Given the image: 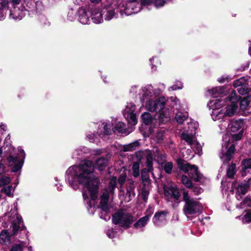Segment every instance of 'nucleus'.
Here are the masks:
<instances>
[{
  "instance_id": "nucleus-17",
  "label": "nucleus",
  "mask_w": 251,
  "mask_h": 251,
  "mask_svg": "<svg viewBox=\"0 0 251 251\" xmlns=\"http://www.w3.org/2000/svg\"><path fill=\"white\" fill-rule=\"evenodd\" d=\"M166 214L165 212L156 213L153 219V222L156 226H160L165 222Z\"/></svg>"
},
{
  "instance_id": "nucleus-23",
  "label": "nucleus",
  "mask_w": 251,
  "mask_h": 251,
  "mask_svg": "<svg viewBox=\"0 0 251 251\" xmlns=\"http://www.w3.org/2000/svg\"><path fill=\"white\" fill-rule=\"evenodd\" d=\"M181 138L191 146L195 144L194 137L192 133L183 132L181 134Z\"/></svg>"
},
{
  "instance_id": "nucleus-32",
  "label": "nucleus",
  "mask_w": 251,
  "mask_h": 251,
  "mask_svg": "<svg viewBox=\"0 0 251 251\" xmlns=\"http://www.w3.org/2000/svg\"><path fill=\"white\" fill-rule=\"evenodd\" d=\"M150 190V185H144L142 189V196L143 200L144 201H146L148 199V196L149 194V192Z\"/></svg>"
},
{
  "instance_id": "nucleus-16",
  "label": "nucleus",
  "mask_w": 251,
  "mask_h": 251,
  "mask_svg": "<svg viewBox=\"0 0 251 251\" xmlns=\"http://www.w3.org/2000/svg\"><path fill=\"white\" fill-rule=\"evenodd\" d=\"M78 21L82 24H88L90 22V12L89 10L87 11L85 9H80L78 11Z\"/></svg>"
},
{
  "instance_id": "nucleus-31",
  "label": "nucleus",
  "mask_w": 251,
  "mask_h": 251,
  "mask_svg": "<svg viewBox=\"0 0 251 251\" xmlns=\"http://www.w3.org/2000/svg\"><path fill=\"white\" fill-rule=\"evenodd\" d=\"M251 100L250 97H246L240 101V108L242 110H246Z\"/></svg>"
},
{
  "instance_id": "nucleus-19",
  "label": "nucleus",
  "mask_w": 251,
  "mask_h": 251,
  "mask_svg": "<svg viewBox=\"0 0 251 251\" xmlns=\"http://www.w3.org/2000/svg\"><path fill=\"white\" fill-rule=\"evenodd\" d=\"M244 121L243 120H238L232 121L229 125L230 130L233 132L238 131L244 126Z\"/></svg>"
},
{
  "instance_id": "nucleus-15",
  "label": "nucleus",
  "mask_w": 251,
  "mask_h": 251,
  "mask_svg": "<svg viewBox=\"0 0 251 251\" xmlns=\"http://www.w3.org/2000/svg\"><path fill=\"white\" fill-rule=\"evenodd\" d=\"M140 95L141 96V101L144 100L146 99L147 100L151 99L153 95L152 86L148 85L142 88Z\"/></svg>"
},
{
  "instance_id": "nucleus-43",
  "label": "nucleus",
  "mask_w": 251,
  "mask_h": 251,
  "mask_svg": "<svg viewBox=\"0 0 251 251\" xmlns=\"http://www.w3.org/2000/svg\"><path fill=\"white\" fill-rule=\"evenodd\" d=\"M134 156L136 160L140 161L141 160L145 157V151H136L134 153Z\"/></svg>"
},
{
  "instance_id": "nucleus-41",
  "label": "nucleus",
  "mask_w": 251,
  "mask_h": 251,
  "mask_svg": "<svg viewBox=\"0 0 251 251\" xmlns=\"http://www.w3.org/2000/svg\"><path fill=\"white\" fill-rule=\"evenodd\" d=\"M133 175L134 177L139 176V164L138 162H134L132 167Z\"/></svg>"
},
{
  "instance_id": "nucleus-34",
  "label": "nucleus",
  "mask_w": 251,
  "mask_h": 251,
  "mask_svg": "<svg viewBox=\"0 0 251 251\" xmlns=\"http://www.w3.org/2000/svg\"><path fill=\"white\" fill-rule=\"evenodd\" d=\"M241 208H247L251 207V197H247L244 201L241 202L240 205Z\"/></svg>"
},
{
  "instance_id": "nucleus-20",
  "label": "nucleus",
  "mask_w": 251,
  "mask_h": 251,
  "mask_svg": "<svg viewBox=\"0 0 251 251\" xmlns=\"http://www.w3.org/2000/svg\"><path fill=\"white\" fill-rule=\"evenodd\" d=\"M134 190V184L133 182H131L126 188V194L125 199V201L129 202L131 200V199L134 197L135 193Z\"/></svg>"
},
{
  "instance_id": "nucleus-5",
  "label": "nucleus",
  "mask_w": 251,
  "mask_h": 251,
  "mask_svg": "<svg viewBox=\"0 0 251 251\" xmlns=\"http://www.w3.org/2000/svg\"><path fill=\"white\" fill-rule=\"evenodd\" d=\"M229 138L230 136L229 135L226 134L224 136V143L222 144L221 152L219 154L221 159L224 163L228 162L233 158L235 151V146L233 144H232L228 148Z\"/></svg>"
},
{
  "instance_id": "nucleus-52",
  "label": "nucleus",
  "mask_w": 251,
  "mask_h": 251,
  "mask_svg": "<svg viewBox=\"0 0 251 251\" xmlns=\"http://www.w3.org/2000/svg\"><path fill=\"white\" fill-rule=\"evenodd\" d=\"M156 137L157 139V142L158 143L161 142L163 140V132L162 131H159L156 133Z\"/></svg>"
},
{
  "instance_id": "nucleus-40",
  "label": "nucleus",
  "mask_w": 251,
  "mask_h": 251,
  "mask_svg": "<svg viewBox=\"0 0 251 251\" xmlns=\"http://www.w3.org/2000/svg\"><path fill=\"white\" fill-rule=\"evenodd\" d=\"M135 109V106L131 103H127L125 109V114L133 113Z\"/></svg>"
},
{
  "instance_id": "nucleus-10",
  "label": "nucleus",
  "mask_w": 251,
  "mask_h": 251,
  "mask_svg": "<svg viewBox=\"0 0 251 251\" xmlns=\"http://www.w3.org/2000/svg\"><path fill=\"white\" fill-rule=\"evenodd\" d=\"M165 100L164 98H160L155 100L149 99L146 102V108L151 112H160L165 106Z\"/></svg>"
},
{
  "instance_id": "nucleus-46",
  "label": "nucleus",
  "mask_w": 251,
  "mask_h": 251,
  "mask_svg": "<svg viewBox=\"0 0 251 251\" xmlns=\"http://www.w3.org/2000/svg\"><path fill=\"white\" fill-rule=\"evenodd\" d=\"M173 168V163L169 162L165 164L164 166V169L165 172L167 174H171Z\"/></svg>"
},
{
  "instance_id": "nucleus-38",
  "label": "nucleus",
  "mask_w": 251,
  "mask_h": 251,
  "mask_svg": "<svg viewBox=\"0 0 251 251\" xmlns=\"http://www.w3.org/2000/svg\"><path fill=\"white\" fill-rule=\"evenodd\" d=\"M181 182L186 187L189 188H192V182L187 176L183 175L181 176Z\"/></svg>"
},
{
  "instance_id": "nucleus-53",
  "label": "nucleus",
  "mask_w": 251,
  "mask_h": 251,
  "mask_svg": "<svg viewBox=\"0 0 251 251\" xmlns=\"http://www.w3.org/2000/svg\"><path fill=\"white\" fill-rule=\"evenodd\" d=\"M243 221L246 223L251 222V213H247L243 218Z\"/></svg>"
},
{
  "instance_id": "nucleus-18",
  "label": "nucleus",
  "mask_w": 251,
  "mask_h": 251,
  "mask_svg": "<svg viewBox=\"0 0 251 251\" xmlns=\"http://www.w3.org/2000/svg\"><path fill=\"white\" fill-rule=\"evenodd\" d=\"M109 200V195L107 191L103 192L102 195L101 196L100 200V207L101 209L107 213L108 211V207L107 205V202Z\"/></svg>"
},
{
  "instance_id": "nucleus-8",
  "label": "nucleus",
  "mask_w": 251,
  "mask_h": 251,
  "mask_svg": "<svg viewBox=\"0 0 251 251\" xmlns=\"http://www.w3.org/2000/svg\"><path fill=\"white\" fill-rule=\"evenodd\" d=\"M179 168L184 172L188 173L189 176L196 181H199L201 175L198 171L197 167L195 165H191L187 163L183 162L181 159L177 161Z\"/></svg>"
},
{
  "instance_id": "nucleus-51",
  "label": "nucleus",
  "mask_w": 251,
  "mask_h": 251,
  "mask_svg": "<svg viewBox=\"0 0 251 251\" xmlns=\"http://www.w3.org/2000/svg\"><path fill=\"white\" fill-rule=\"evenodd\" d=\"M165 3V2L164 0H156L154 2V5L155 7L159 8L163 6Z\"/></svg>"
},
{
  "instance_id": "nucleus-59",
  "label": "nucleus",
  "mask_w": 251,
  "mask_h": 251,
  "mask_svg": "<svg viewBox=\"0 0 251 251\" xmlns=\"http://www.w3.org/2000/svg\"><path fill=\"white\" fill-rule=\"evenodd\" d=\"M202 190L199 187H195L193 188V192L195 195H199L201 193Z\"/></svg>"
},
{
  "instance_id": "nucleus-45",
  "label": "nucleus",
  "mask_w": 251,
  "mask_h": 251,
  "mask_svg": "<svg viewBox=\"0 0 251 251\" xmlns=\"http://www.w3.org/2000/svg\"><path fill=\"white\" fill-rule=\"evenodd\" d=\"M9 3L8 0H0V9L4 10L7 12Z\"/></svg>"
},
{
  "instance_id": "nucleus-29",
  "label": "nucleus",
  "mask_w": 251,
  "mask_h": 251,
  "mask_svg": "<svg viewBox=\"0 0 251 251\" xmlns=\"http://www.w3.org/2000/svg\"><path fill=\"white\" fill-rule=\"evenodd\" d=\"M142 119L143 122L146 125L151 124L153 120L151 114L147 112H145L142 115Z\"/></svg>"
},
{
  "instance_id": "nucleus-42",
  "label": "nucleus",
  "mask_w": 251,
  "mask_h": 251,
  "mask_svg": "<svg viewBox=\"0 0 251 251\" xmlns=\"http://www.w3.org/2000/svg\"><path fill=\"white\" fill-rule=\"evenodd\" d=\"M25 245H24V243L22 244H15L12 246L10 251H23V247Z\"/></svg>"
},
{
  "instance_id": "nucleus-54",
  "label": "nucleus",
  "mask_w": 251,
  "mask_h": 251,
  "mask_svg": "<svg viewBox=\"0 0 251 251\" xmlns=\"http://www.w3.org/2000/svg\"><path fill=\"white\" fill-rule=\"evenodd\" d=\"M126 175H122L118 178L119 183L122 185L126 181Z\"/></svg>"
},
{
  "instance_id": "nucleus-58",
  "label": "nucleus",
  "mask_w": 251,
  "mask_h": 251,
  "mask_svg": "<svg viewBox=\"0 0 251 251\" xmlns=\"http://www.w3.org/2000/svg\"><path fill=\"white\" fill-rule=\"evenodd\" d=\"M21 0H8L9 3H11L12 6H17L19 5Z\"/></svg>"
},
{
  "instance_id": "nucleus-28",
  "label": "nucleus",
  "mask_w": 251,
  "mask_h": 251,
  "mask_svg": "<svg viewBox=\"0 0 251 251\" xmlns=\"http://www.w3.org/2000/svg\"><path fill=\"white\" fill-rule=\"evenodd\" d=\"M104 12H106V14L105 15V20L107 21L110 20L112 18H113L115 15V12L114 10L112 8H105L104 9Z\"/></svg>"
},
{
  "instance_id": "nucleus-44",
  "label": "nucleus",
  "mask_w": 251,
  "mask_h": 251,
  "mask_svg": "<svg viewBox=\"0 0 251 251\" xmlns=\"http://www.w3.org/2000/svg\"><path fill=\"white\" fill-rule=\"evenodd\" d=\"M11 181L10 178L8 176H3L0 179V187L8 184Z\"/></svg>"
},
{
  "instance_id": "nucleus-24",
  "label": "nucleus",
  "mask_w": 251,
  "mask_h": 251,
  "mask_svg": "<svg viewBox=\"0 0 251 251\" xmlns=\"http://www.w3.org/2000/svg\"><path fill=\"white\" fill-rule=\"evenodd\" d=\"M139 146V143L136 141L128 145H124L123 151H132L135 150L136 148Z\"/></svg>"
},
{
  "instance_id": "nucleus-56",
  "label": "nucleus",
  "mask_w": 251,
  "mask_h": 251,
  "mask_svg": "<svg viewBox=\"0 0 251 251\" xmlns=\"http://www.w3.org/2000/svg\"><path fill=\"white\" fill-rule=\"evenodd\" d=\"M141 4L144 6L150 5L152 1V0H140Z\"/></svg>"
},
{
  "instance_id": "nucleus-11",
  "label": "nucleus",
  "mask_w": 251,
  "mask_h": 251,
  "mask_svg": "<svg viewBox=\"0 0 251 251\" xmlns=\"http://www.w3.org/2000/svg\"><path fill=\"white\" fill-rule=\"evenodd\" d=\"M251 187V178L248 180L247 184H239L237 186L235 185L234 188L235 190L236 198L240 200L242 196L244 195L247 192L249 187Z\"/></svg>"
},
{
  "instance_id": "nucleus-47",
  "label": "nucleus",
  "mask_w": 251,
  "mask_h": 251,
  "mask_svg": "<svg viewBox=\"0 0 251 251\" xmlns=\"http://www.w3.org/2000/svg\"><path fill=\"white\" fill-rule=\"evenodd\" d=\"M142 179L143 181L144 185H150V178L149 175L147 174L144 175L143 173L142 174Z\"/></svg>"
},
{
  "instance_id": "nucleus-60",
  "label": "nucleus",
  "mask_w": 251,
  "mask_h": 251,
  "mask_svg": "<svg viewBox=\"0 0 251 251\" xmlns=\"http://www.w3.org/2000/svg\"><path fill=\"white\" fill-rule=\"evenodd\" d=\"M106 233L108 237L110 238H113L115 236V232L112 230H108Z\"/></svg>"
},
{
  "instance_id": "nucleus-26",
  "label": "nucleus",
  "mask_w": 251,
  "mask_h": 251,
  "mask_svg": "<svg viewBox=\"0 0 251 251\" xmlns=\"http://www.w3.org/2000/svg\"><path fill=\"white\" fill-rule=\"evenodd\" d=\"M148 216H144L140 218L134 224V226L136 228L142 227L145 226L148 221Z\"/></svg>"
},
{
  "instance_id": "nucleus-4",
  "label": "nucleus",
  "mask_w": 251,
  "mask_h": 251,
  "mask_svg": "<svg viewBox=\"0 0 251 251\" xmlns=\"http://www.w3.org/2000/svg\"><path fill=\"white\" fill-rule=\"evenodd\" d=\"M165 155L162 154L157 148L152 150H145L146 165L148 172H151L153 169V161H156L159 163L160 161L165 158Z\"/></svg>"
},
{
  "instance_id": "nucleus-9",
  "label": "nucleus",
  "mask_w": 251,
  "mask_h": 251,
  "mask_svg": "<svg viewBox=\"0 0 251 251\" xmlns=\"http://www.w3.org/2000/svg\"><path fill=\"white\" fill-rule=\"evenodd\" d=\"M163 189L166 199L168 201H174L175 203L173 204V206L176 207L180 202V194L178 189L172 186L169 187L165 186Z\"/></svg>"
},
{
  "instance_id": "nucleus-55",
  "label": "nucleus",
  "mask_w": 251,
  "mask_h": 251,
  "mask_svg": "<svg viewBox=\"0 0 251 251\" xmlns=\"http://www.w3.org/2000/svg\"><path fill=\"white\" fill-rule=\"evenodd\" d=\"M239 93L241 95H244L248 93V89L246 87H241L237 89Z\"/></svg>"
},
{
  "instance_id": "nucleus-57",
  "label": "nucleus",
  "mask_w": 251,
  "mask_h": 251,
  "mask_svg": "<svg viewBox=\"0 0 251 251\" xmlns=\"http://www.w3.org/2000/svg\"><path fill=\"white\" fill-rule=\"evenodd\" d=\"M153 208L152 207H149L146 210L145 216H148V219H149L150 216L153 213Z\"/></svg>"
},
{
  "instance_id": "nucleus-50",
  "label": "nucleus",
  "mask_w": 251,
  "mask_h": 251,
  "mask_svg": "<svg viewBox=\"0 0 251 251\" xmlns=\"http://www.w3.org/2000/svg\"><path fill=\"white\" fill-rule=\"evenodd\" d=\"M244 80L243 78H240L239 79H237L235 80L233 82V86L235 87H238L244 85Z\"/></svg>"
},
{
  "instance_id": "nucleus-30",
  "label": "nucleus",
  "mask_w": 251,
  "mask_h": 251,
  "mask_svg": "<svg viewBox=\"0 0 251 251\" xmlns=\"http://www.w3.org/2000/svg\"><path fill=\"white\" fill-rule=\"evenodd\" d=\"M187 114H184L181 112H178L176 114L175 119L178 123L182 124L187 119Z\"/></svg>"
},
{
  "instance_id": "nucleus-39",
  "label": "nucleus",
  "mask_w": 251,
  "mask_h": 251,
  "mask_svg": "<svg viewBox=\"0 0 251 251\" xmlns=\"http://www.w3.org/2000/svg\"><path fill=\"white\" fill-rule=\"evenodd\" d=\"M14 189L11 186H8L7 187H4L2 190L1 192H4L7 196L9 197L13 196V192Z\"/></svg>"
},
{
  "instance_id": "nucleus-61",
  "label": "nucleus",
  "mask_w": 251,
  "mask_h": 251,
  "mask_svg": "<svg viewBox=\"0 0 251 251\" xmlns=\"http://www.w3.org/2000/svg\"><path fill=\"white\" fill-rule=\"evenodd\" d=\"M7 12L4 11V10H2L0 9V20H2L4 19V17L5 16Z\"/></svg>"
},
{
  "instance_id": "nucleus-7",
  "label": "nucleus",
  "mask_w": 251,
  "mask_h": 251,
  "mask_svg": "<svg viewBox=\"0 0 251 251\" xmlns=\"http://www.w3.org/2000/svg\"><path fill=\"white\" fill-rule=\"evenodd\" d=\"M208 106L212 109L211 117L214 121H223L226 115L225 110L221 109L223 101L221 100L216 99L210 101Z\"/></svg>"
},
{
  "instance_id": "nucleus-1",
  "label": "nucleus",
  "mask_w": 251,
  "mask_h": 251,
  "mask_svg": "<svg viewBox=\"0 0 251 251\" xmlns=\"http://www.w3.org/2000/svg\"><path fill=\"white\" fill-rule=\"evenodd\" d=\"M94 167L92 161L85 160L78 165L70 167L66 172V179L74 189L77 187L78 183L86 187L89 192L91 200L97 198L100 181L93 175Z\"/></svg>"
},
{
  "instance_id": "nucleus-25",
  "label": "nucleus",
  "mask_w": 251,
  "mask_h": 251,
  "mask_svg": "<svg viewBox=\"0 0 251 251\" xmlns=\"http://www.w3.org/2000/svg\"><path fill=\"white\" fill-rule=\"evenodd\" d=\"M125 116L128 122L131 125H135L137 123L136 115L134 113L125 114Z\"/></svg>"
},
{
  "instance_id": "nucleus-37",
  "label": "nucleus",
  "mask_w": 251,
  "mask_h": 251,
  "mask_svg": "<svg viewBox=\"0 0 251 251\" xmlns=\"http://www.w3.org/2000/svg\"><path fill=\"white\" fill-rule=\"evenodd\" d=\"M223 90L221 87H217L208 90V92L214 97H217L219 94H221Z\"/></svg>"
},
{
  "instance_id": "nucleus-22",
  "label": "nucleus",
  "mask_w": 251,
  "mask_h": 251,
  "mask_svg": "<svg viewBox=\"0 0 251 251\" xmlns=\"http://www.w3.org/2000/svg\"><path fill=\"white\" fill-rule=\"evenodd\" d=\"M108 160L104 158L98 159L96 163V167L100 171H103L107 166Z\"/></svg>"
},
{
  "instance_id": "nucleus-49",
  "label": "nucleus",
  "mask_w": 251,
  "mask_h": 251,
  "mask_svg": "<svg viewBox=\"0 0 251 251\" xmlns=\"http://www.w3.org/2000/svg\"><path fill=\"white\" fill-rule=\"evenodd\" d=\"M125 127V125L123 123L119 122L115 126V129L119 132H123Z\"/></svg>"
},
{
  "instance_id": "nucleus-2",
  "label": "nucleus",
  "mask_w": 251,
  "mask_h": 251,
  "mask_svg": "<svg viewBox=\"0 0 251 251\" xmlns=\"http://www.w3.org/2000/svg\"><path fill=\"white\" fill-rule=\"evenodd\" d=\"M10 219L13 233L10 234L7 230H2L0 233V242L4 244H10L11 236L17 234L19 230H23L25 228L21 217L17 214L16 212L14 214V217L11 216Z\"/></svg>"
},
{
  "instance_id": "nucleus-6",
  "label": "nucleus",
  "mask_w": 251,
  "mask_h": 251,
  "mask_svg": "<svg viewBox=\"0 0 251 251\" xmlns=\"http://www.w3.org/2000/svg\"><path fill=\"white\" fill-rule=\"evenodd\" d=\"M113 222L122 227L127 228L134 222L133 216L124 210L118 211L113 216Z\"/></svg>"
},
{
  "instance_id": "nucleus-14",
  "label": "nucleus",
  "mask_w": 251,
  "mask_h": 251,
  "mask_svg": "<svg viewBox=\"0 0 251 251\" xmlns=\"http://www.w3.org/2000/svg\"><path fill=\"white\" fill-rule=\"evenodd\" d=\"M13 9L10 10V17L15 20H21L25 16L23 6H21V9L17 6H13Z\"/></svg>"
},
{
  "instance_id": "nucleus-62",
  "label": "nucleus",
  "mask_w": 251,
  "mask_h": 251,
  "mask_svg": "<svg viewBox=\"0 0 251 251\" xmlns=\"http://www.w3.org/2000/svg\"><path fill=\"white\" fill-rule=\"evenodd\" d=\"M102 153V151L101 150L97 149L93 151V153L95 155H100Z\"/></svg>"
},
{
  "instance_id": "nucleus-3",
  "label": "nucleus",
  "mask_w": 251,
  "mask_h": 251,
  "mask_svg": "<svg viewBox=\"0 0 251 251\" xmlns=\"http://www.w3.org/2000/svg\"><path fill=\"white\" fill-rule=\"evenodd\" d=\"M183 199L185 202L183 212L186 215H192L202 211V206L201 204L195 200L190 199L187 192H183Z\"/></svg>"
},
{
  "instance_id": "nucleus-36",
  "label": "nucleus",
  "mask_w": 251,
  "mask_h": 251,
  "mask_svg": "<svg viewBox=\"0 0 251 251\" xmlns=\"http://www.w3.org/2000/svg\"><path fill=\"white\" fill-rule=\"evenodd\" d=\"M112 126L110 124H105L103 123L101 126V128L104 130L103 133L105 135H109L112 132V130L111 129Z\"/></svg>"
},
{
  "instance_id": "nucleus-35",
  "label": "nucleus",
  "mask_w": 251,
  "mask_h": 251,
  "mask_svg": "<svg viewBox=\"0 0 251 251\" xmlns=\"http://www.w3.org/2000/svg\"><path fill=\"white\" fill-rule=\"evenodd\" d=\"M242 166L243 172H246L247 169L251 168V158H247L243 160Z\"/></svg>"
},
{
  "instance_id": "nucleus-48",
  "label": "nucleus",
  "mask_w": 251,
  "mask_h": 251,
  "mask_svg": "<svg viewBox=\"0 0 251 251\" xmlns=\"http://www.w3.org/2000/svg\"><path fill=\"white\" fill-rule=\"evenodd\" d=\"M242 137V133L241 131H240L238 133H235L233 134H231V138L233 141H238L241 139Z\"/></svg>"
},
{
  "instance_id": "nucleus-27",
  "label": "nucleus",
  "mask_w": 251,
  "mask_h": 251,
  "mask_svg": "<svg viewBox=\"0 0 251 251\" xmlns=\"http://www.w3.org/2000/svg\"><path fill=\"white\" fill-rule=\"evenodd\" d=\"M137 0H127V7L126 8V9H125V13L126 15H130L132 13H137L138 11L140 10V8L138 7V9H136L135 8H132V11H131L130 12H128L129 8L132 6V3L136 2Z\"/></svg>"
},
{
  "instance_id": "nucleus-12",
  "label": "nucleus",
  "mask_w": 251,
  "mask_h": 251,
  "mask_svg": "<svg viewBox=\"0 0 251 251\" xmlns=\"http://www.w3.org/2000/svg\"><path fill=\"white\" fill-rule=\"evenodd\" d=\"M8 160L10 165L13 166L12 172H16L21 169L23 161L22 159L20 160L18 156H10Z\"/></svg>"
},
{
  "instance_id": "nucleus-63",
  "label": "nucleus",
  "mask_w": 251,
  "mask_h": 251,
  "mask_svg": "<svg viewBox=\"0 0 251 251\" xmlns=\"http://www.w3.org/2000/svg\"><path fill=\"white\" fill-rule=\"evenodd\" d=\"M87 137L89 138L90 142H92L94 141V137L95 135L94 134H89L88 135Z\"/></svg>"
},
{
  "instance_id": "nucleus-21",
  "label": "nucleus",
  "mask_w": 251,
  "mask_h": 251,
  "mask_svg": "<svg viewBox=\"0 0 251 251\" xmlns=\"http://www.w3.org/2000/svg\"><path fill=\"white\" fill-rule=\"evenodd\" d=\"M225 111L226 114L228 116H232L236 113L238 105L237 103L233 101L230 104H228L226 108Z\"/></svg>"
},
{
  "instance_id": "nucleus-64",
  "label": "nucleus",
  "mask_w": 251,
  "mask_h": 251,
  "mask_svg": "<svg viewBox=\"0 0 251 251\" xmlns=\"http://www.w3.org/2000/svg\"><path fill=\"white\" fill-rule=\"evenodd\" d=\"M116 183V178H113L110 183V186L112 187V189H113Z\"/></svg>"
},
{
  "instance_id": "nucleus-33",
  "label": "nucleus",
  "mask_w": 251,
  "mask_h": 251,
  "mask_svg": "<svg viewBox=\"0 0 251 251\" xmlns=\"http://www.w3.org/2000/svg\"><path fill=\"white\" fill-rule=\"evenodd\" d=\"M236 173V165L232 164L229 166L227 170V176L229 178H232Z\"/></svg>"
},
{
  "instance_id": "nucleus-13",
  "label": "nucleus",
  "mask_w": 251,
  "mask_h": 251,
  "mask_svg": "<svg viewBox=\"0 0 251 251\" xmlns=\"http://www.w3.org/2000/svg\"><path fill=\"white\" fill-rule=\"evenodd\" d=\"M89 11L92 20L94 23L99 24L103 21L102 14L99 9L91 8Z\"/></svg>"
}]
</instances>
